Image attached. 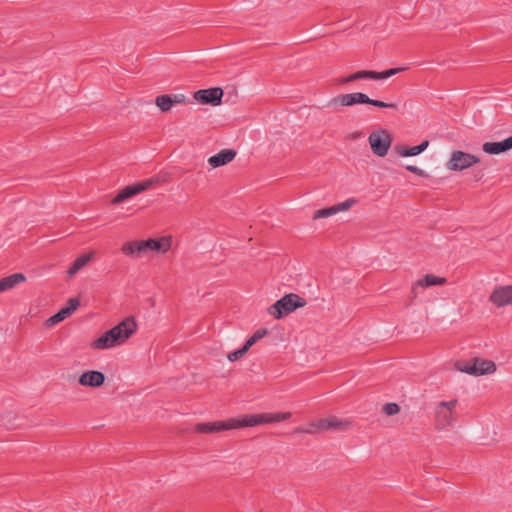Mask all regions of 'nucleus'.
<instances>
[{
  "label": "nucleus",
  "mask_w": 512,
  "mask_h": 512,
  "mask_svg": "<svg viewBox=\"0 0 512 512\" xmlns=\"http://www.w3.org/2000/svg\"><path fill=\"white\" fill-rule=\"evenodd\" d=\"M291 412H277V413H260L245 415L242 418H230L226 421H214L208 423H199L194 426V431L199 433H217L221 431L253 427L262 424L277 423L290 419Z\"/></svg>",
  "instance_id": "nucleus-1"
},
{
  "label": "nucleus",
  "mask_w": 512,
  "mask_h": 512,
  "mask_svg": "<svg viewBox=\"0 0 512 512\" xmlns=\"http://www.w3.org/2000/svg\"><path fill=\"white\" fill-rule=\"evenodd\" d=\"M137 327V322L133 316L126 317L93 341L92 347L104 350L121 345L137 331Z\"/></svg>",
  "instance_id": "nucleus-2"
},
{
  "label": "nucleus",
  "mask_w": 512,
  "mask_h": 512,
  "mask_svg": "<svg viewBox=\"0 0 512 512\" xmlns=\"http://www.w3.org/2000/svg\"><path fill=\"white\" fill-rule=\"evenodd\" d=\"M306 304L307 302L303 297L295 293H289L270 306L268 313L275 319H281L296 309L306 306Z\"/></svg>",
  "instance_id": "nucleus-3"
},
{
  "label": "nucleus",
  "mask_w": 512,
  "mask_h": 512,
  "mask_svg": "<svg viewBox=\"0 0 512 512\" xmlns=\"http://www.w3.org/2000/svg\"><path fill=\"white\" fill-rule=\"evenodd\" d=\"M161 181H162V179L160 176H153L151 178L128 185V186L124 187L122 190H120L119 193L112 199L111 202H112V204L121 203L135 195H138V194L154 187Z\"/></svg>",
  "instance_id": "nucleus-4"
},
{
  "label": "nucleus",
  "mask_w": 512,
  "mask_h": 512,
  "mask_svg": "<svg viewBox=\"0 0 512 512\" xmlns=\"http://www.w3.org/2000/svg\"><path fill=\"white\" fill-rule=\"evenodd\" d=\"M457 369L469 375L481 376L494 373L496 371V365L491 360L475 357L470 361L457 363Z\"/></svg>",
  "instance_id": "nucleus-5"
},
{
  "label": "nucleus",
  "mask_w": 512,
  "mask_h": 512,
  "mask_svg": "<svg viewBox=\"0 0 512 512\" xmlns=\"http://www.w3.org/2000/svg\"><path fill=\"white\" fill-rule=\"evenodd\" d=\"M392 141L393 139L391 134L385 129L374 131L368 137L371 150L373 154L378 157H384L387 155Z\"/></svg>",
  "instance_id": "nucleus-6"
},
{
  "label": "nucleus",
  "mask_w": 512,
  "mask_h": 512,
  "mask_svg": "<svg viewBox=\"0 0 512 512\" xmlns=\"http://www.w3.org/2000/svg\"><path fill=\"white\" fill-rule=\"evenodd\" d=\"M456 404L457 400L455 399L438 403L435 409V428L437 430H443L454 422L453 410Z\"/></svg>",
  "instance_id": "nucleus-7"
},
{
  "label": "nucleus",
  "mask_w": 512,
  "mask_h": 512,
  "mask_svg": "<svg viewBox=\"0 0 512 512\" xmlns=\"http://www.w3.org/2000/svg\"><path fill=\"white\" fill-rule=\"evenodd\" d=\"M480 158L476 155L455 150L451 153L450 159L446 163V167L450 171H462L474 164L480 163Z\"/></svg>",
  "instance_id": "nucleus-8"
},
{
  "label": "nucleus",
  "mask_w": 512,
  "mask_h": 512,
  "mask_svg": "<svg viewBox=\"0 0 512 512\" xmlns=\"http://www.w3.org/2000/svg\"><path fill=\"white\" fill-rule=\"evenodd\" d=\"M223 95V89L220 87L200 89L194 92V101L203 105L218 106L222 103Z\"/></svg>",
  "instance_id": "nucleus-9"
},
{
  "label": "nucleus",
  "mask_w": 512,
  "mask_h": 512,
  "mask_svg": "<svg viewBox=\"0 0 512 512\" xmlns=\"http://www.w3.org/2000/svg\"><path fill=\"white\" fill-rule=\"evenodd\" d=\"M489 301L496 308L512 305V285L496 286L489 296Z\"/></svg>",
  "instance_id": "nucleus-10"
},
{
  "label": "nucleus",
  "mask_w": 512,
  "mask_h": 512,
  "mask_svg": "<svg viewBox=\"0 0 512 512\" xmlns=\"http://www.w3.org/2000/svg\"><path fill=\"white\" fill-rule=\"evenodd\" d=\"M368 95L362 92H354L348 94H340L333 97L328 105L353 106L356 104H366Z\"/></svg>",
  "instance_id": "nucleus-11"
},
{
  "label": "nucleus",
  "mask_w": 512,
  "mask_h": 512,
  "mask_svg": "<svg viewBox=\"0 0 512 512\" xmlns=\"http://www.w3.org/2000/svg\"><path fill=\"white\" fill-rule=\"evenodd\" d=\"M78 382L82 386L98 388L104 384L105 375L97 370L86 371L80 375Z\"/></svg>",
  "instance_id": "nucleus-12"
},
{
  "label": "nucleus",
  "mask_w": 512,
  "mask_h": 512,
  "mask_svg": "<svg viewBox=\"0 0 512 512\" xmlns=\"http://www.w3.org/2000/svg\"><path fill=\"white\" fill-rule=\"evenodd\" d=\"M512 149V136L498 142H485L482 150L489 155H498Z\"/></svg>",
  "instance_id": "nucleus-13"
},
{
  "label": "nucleus",
  "mask_w": 512,
  "mask_h": 512,
  "mask_svg": "<svg viewBox=\"0 0 512 512\" xmlns=\"http://www.w3.org/2000/svg\"><path fill=\"white\" fill-rule=\"evenodd\" d=\"M351 421L347 419H340L336 416H329L327 418L322 419L323 431L331 430V431H345L351 427Z\"/></svg>",
  "instance_id": "nucleus-14"
},
{
  "label": "nucleus",
  "mask_w": 512,
  "mask_h": 512,
  "mask_svg": "<svg viewBox=\"0 0 512 512\" xmlns=\"http://www.w3.org/2000/svg\"><path fill=\"white\" fill-rule=\"evenodd\" d=\"M147 254L149 252L166 253L171 247V238L161 237L158 239H147L145 245Z\"/></svg>",
  "instance_id": "nucleus-15"
},
{
  "label": "nucleus",
  "mask_w": 512,
  "mask_h": 512,
  "mask_svg": "<svg viewBox=\"0 0 512 512\" xmlns=\"http://www.w3.org/2000/svg\"><path fill=\"white\" fill-rule=\"evenodd\" d=\"M236 157V151L233 149H224L221 150L216 155L211 156L208 159V163L213 167L217 168L223 165L228 164Z\"/></svg>",
  "instance_id": "nucleus-16"
},
{
  "label": "nucleus",
  "mask_w": 512,
  "mask_h": 512,
  "mask_svg": "<svg viewBox=\"0 0 512 512\" xmlns=\"http://www.w3.org/2000/svg\"><path fill=\"white\" fill-rule=\"evenodd\" d=\"M26 280L23 273H14L7 277L0 279V291L4 292L14 288L17 284L22 283Z\"/></svg>",
  "instance_id": "nucleus-17"
},
{
  "label": "nucleus",
  "mask_w": 512,
  "mask_h": 512,
  "mask_svg": "<svg viewBox=\"0 0 512 512\" xmlns=\"http://www.w3.org/2000/svg\"><path fill=\"white\" fill-rule=\"evenodd\" d=\"M362 79H371L373 80V71L372 70H359L348 76L342 77L338 79V84L344 85L357 80Z\"/></svg>",
  "instance_id": "nucleus-18"
},
{
  "label": "nucleus",
  "mask_w": 512,
  "mask_h": 512,
  "mask_svg": "<svg viewBox=\"0 0 512 512\" xmlns=\"http://www.w3.org/2000/svg\"><path fill=\"white\" fill-rule=\"evenodd\" d=\"M447 283V279L445 277H438L433 274H426L421 279H418L415 282L416 286L427 288L434 285H444Z\"/></svg>",
  "instance_id": "nucleus-19"
},
{
  "label": "nucleus",
  "mask_w": 512,
  "mask_h": 512,
  "mask_svg": "<svg viewBox=\"0 0 512 512\" xmlns=\"http://www.w3.org/2000/svg\"><path fill=\"white\" fill-rule=\"evenodd\" d=\"M429 145L428 140H424L421 144L411 147V148H403L401 146H396L395 151L403 156V157H410V156H416L420 153H422Z\"/></svg>",
  "instance_id": "nucleus-20"
},
{
  "label": "nucleus",
  "mask_w": 512,
  "mask_h": 512,
  "mask_svg": "<svg viewBox=\"0 0 512 512\" xmlns=\"http://www.w3.org/2000/svg\"><path fill=\"white\" fill-rule=\"evenodd\" d=\"M93 253L88 254H82L79 257H77L74 262L72 263L71 267L68 270V273L70 275H74L77 273L81 268H83L91 259H92Z\"/></svg>",
  "instance_id": "nucleus-21"
},
{
  "label": "nucleus",
  "mask_w": 512,
  "mask_h": 512,
  "mask_svg": "<svg viewBox=\"0 0 512 512\" xmlns=\"http://www.w3.org/2000/svg\"><path fill=\"white\" fill-rule=\"evenodd\" d=\"M320 424H322V419L311 422L305 427H297L294 429L293 433L316 434L323 431V427Z\"/></svg>",
  "instance_id": "nucleus-22"
},
{
  "label": "nucleus",
  "mask_w": 512,
  "mask_h": 512,
  "mask_svg": "<svg viewBox=\"0 0 512 512\" xmlns=\"http://www.w3.org/2000/svg\"><path fill=\"white\" fill-rule=\"evenodd\" d=\"M156 105L163 112L169 111L172 107V96L168 94L159 95L155 99Z\"/></svg>",
  "instance_id": "nucleus-23"
},
{
  "label": "nucleus",
  "mask_w": 512,
  "mask_h": 512,
  "mask_svg": "<svg viewBox=\"0 0 512 512\" xmlns=\"http://www.w3.org/2000/svg\"><path fill=\"white\" fill-rule=\"evenodd\" d=\"M404 70H405V68H390V69L382 71V72L373 71V80L387 79V78L392 77Z\"/></svg>",
  "instance_id": "nucleus-24"
},
{
  "label": "nucleus",
  "mask_w": 512,
  "mask_h": 512,
  "mask_svg": "<svg viewBox=\"0 0 512 512\" xmlns=\"http://www.w3.org/2000/svg\"><path fill=\"white\" fill-rule=\"evenodd\" d=\"M69 316L70 315L67 313L65 308H61L56 314H54L53 316L49 317L46 320V325L53 326V325L65 320Z\"/></svg>",
  "instance_id": "nucleus-25"
},
{
  "label": "nucleus",
  "mask_w": 512,
  "mask_h": 512,
  "mask_svg": "<svg viewBox=\"0 0 512 512\" xmlns=\"http://www.w3.org/2000/svg\"><path fill=\"white\" fill-rule=\"evenodd\" d=\"M269 333L267 328L256 330L253 335L245 342L251 348L257 341L265 337Z\"/></svg>",
  "instance_id": "nucleus-26"
},
{
  "label": "nucleus",
  "mask_w": 512,
  "mask_h": 512,
  "mask_svg": "<svg viewBox=\"0 0 512 512\" xmlns=\"http://www.w3.org/2000/svg\"><path fill=\"white\" fill-rule=\"evenodd\" d=\"M249 349V346L245 343L240 349L229 353L227 358L231 362L237 361L242 358L249 351Z\"/></svg>",
  "instance_id": "nucleus-27"
},
{
  "label": "nucleus",
  "mask_w": 512,
  "mask_h": 512,
  "mask_svg": "<svg viewBox=\"0 0 512 512\" xmlns=\"http://www.w3.org/2000/svg\"><path fill=\"white\" fill-rule=\"evenodd\" d=\"M135 241H127L122 245L121 251L124 255L137 258Z\"/></svg>",
  "instance_id": "nucleus-28"
},
{
  "label": "nucleus",
  "mask_w": 512,
  "mask_h": 512,
  "mask_svg": "<svg viewBox=\"0 0 512 512\" xmlns=\"http://www.w3.org/2000/svg\"><path fill=\"white\" fill-rule=\"evenodd\" d=\"M366 104H370L379 108H391V109H398L397 103H387L380 100L371 99L368 97V102Z\"/></svg>",
  "instance_id": "nucleus-29"
},
{
  "label": "nucleus",
  "mask_w": 512,
  "mask_h": 512,
  "mask_svg": "<svg viewBox=\"0 0 512 512\" xmlns=\"http://www.w3.org/2000/svg\"><path fill=\"white\" fill-rule=\"evenodd\" d=\"M336 214V209L334 208V205L331 207L323 208L320 210H317L314 214V219L317 218H325Z\"/></svg>",
  "instance_id": "nucleus-30"
},
{
  "label": "nucleus",
  "mask_w": 512,
  "mask_h": 512,
  "mask_svg": "<svg viewBox=\"0 0 512 512\" xmlns=\"http://www.w3.org/2000/svg\"><path fill=\"white\" fill-rule=\"evenodd\" d=\"M80 305V300L79 298H69L68 301H67V304L66 306L64 307L65 310L67 311V313L69 315H72L74 311H76V309L79 307Z\"/></svg>",
  "instance_id": "nucleus-31"
},
{
  "label": "nucleus",
  "mask_w": 512,
  "mask_h": 512,
  "mask_svg": "<svg viewBox=\"0 0 512 512\" xmlns=\"http://www.w3.org/2000/svg\"><path fill=\"white\" fill-rule=\"evenodd\" d=\"M400 407L397 403H386L383 406V412L388 416H393L399 413Z\"/></svg>",
  "instance_id": "nucleus-32"
},
{
  "label": "nucleus",
  "mask_w": 512,
  "mask_h": 512,
  "mask_svg": "<svg viewBox=\"0 0 512 512\" xmlns=\"http://www.w3.org/2000/svg\"><path fill=\"white\" fill-rule=\"evenodd\" d=\"M355 203H356V200L354 198H349V199L345 200L342 203L334 205V208L336 209V213H338V212H341V211L348 210Z\"/></svg>",
  "instance_id": "nucleus-33"
},
{
  "label": "nucleus",
  "mask_w": 512,
  "mask_h": 512,
  "mask_svg": "<svg viewBox=\"0 0 512 512\" xmlns=\"http://www.w3.org/2000/svg\"><path fill=\"white\" fill-rule=\"evenodd\" d=\"M135 243H136L135 248H136L137 258L146 255L147 254L146 246H144L145 240L135 241Z\"/></svg>",
  "instance_id": "nucleus-34"
},
{
  "label": "nucleus",
  "mask_w": 512,
  "mask_h": 512,
  "mask_svg": "<svg viewBox=\"0 0 512 512\" xmlns=\"http://www.w3.org/2000/svg\"><path fill=\"white\" fill-rule=\"evenodd\" d=\"M406 169H407L408 171H410L411 173L416 174L417 176H420V177H424V176H426L425 171H424V170H422V169H420V168H418V167H417V166H415V165H407V166H406Z\"/></svg>",
  "instance_id": "nucleus-35"
},
{
  "label": "nucleus",
  "mask_w": 512,
  "mask_h": 512,
  "mask_svg": "<svg viewBox=\"0 0 512 512\" xmlns=\"http://www.w3.org/2000/svg\"><path fill=\"white\" fill-rule=\"evenodd\" d=\"M172 96V104L174 103H182L185 100V96L182 94H174Z\"/></svg>",
  "instance_id": "nucleus-36"
},
{
  "label": "nucleus",
  "mask_w": 512,
  "mask_h": 512,
  "mask_svg": "<svg viewBox=\"0 0 512 512\" xmlns=\"http://www.w3.org/2000/svg\"><path fill=\"white\" fill-rule=\"evenodd\" d=\"M416 285L414 284L413 287H412V290H411V294H412V298H416L417 297V292H416Z\"/></svg>",
  "instance_id": "nucleus-37"
}]
</instances>
